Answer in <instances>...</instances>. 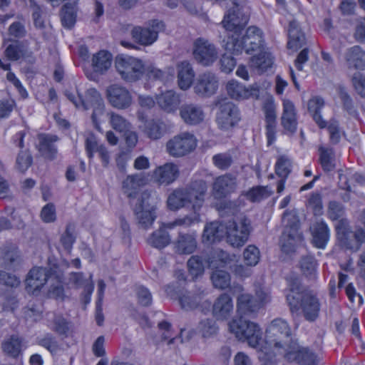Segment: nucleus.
<instances>
[{
  "mask_svg": "<svg viewBox=\"0 0 365 365\" xmlns=\"http://www.w3.org/2000/svg\"><path fill=\"white\" fill-rule=\"evenodd\" d=\"M334 154L331 149L319 148V163L325 172H330L335 168Z\"/></svg>",
  "mask_w": 365,
  "mask_h": 365,
  "instance_id": "obj_48",
  "label": "nucleus"
},
{
  "mask_svg": "<svg viewBox=\"0 0 365 365\" xmlns=\"http://www.w3.org/2000/svg\"><path fill=\"white\" fill-rule=\"evenodd\" d=\"M227 222L215 221L205 227L202 239L204 242L212 243L224 238L227 233Z\"/></svg>",
  "mask_w": 365,
  "mask_h": 365,
  "instance_id": "obj_26",
  "label": "nucleus"
},
{
  "mask_svg": "<svg viewBox=\"0 0 365 365\" xmlns=\"http://www.w3.org/2000/svg\"><path fill=\"white\" fill-rule=\"evenodd\" d=\"M192 54L196 62L205 67L212 66L218 58L215 46L203 38L194 41Z\"/></svg>",
  "mask_w": 365,
  "mask_h": 365,
  "instance_id": "obj_12",
  "label": "nucleus"
},
{
  "mask_svg": "<svg viewBox=\"0 0 365 365\" xmlns=\"http://www.w3.org/2000/svg\"><path fill=\"white\" fill-rule=\"evenodd\" d=\"M237 187V176L231 173H225L214 179L211 194L215 200H222L235 192Z\"/></svg>",
  "mask_w": 365,
  "mask_h": 365,
  "instance_id": "obj_13",
  "label": "nucleus"
},
{
  "mask_svg": "<svg viewBox=\"0 0 365 365\" xmlns=\"http://www.w3.org/2000/svg\"><path fill=\"white\" fill-rule=\"evenodd\" d=\"M156 197L151 192L145 190L138 197L136 202L133 203L130 201L133 207V211H140L144 210H155Z\"/></svg>",
  "mask_w": 365,
  "mask_h": 365,
  "instance_id": "obj_39",
  "label": "nucleus"
},
{
  "mask_svg": "<svg viewBox=\"0 0 365 365\" xmlns=\"http://www.w3.org/2000/svg\"><path fill=\"white\" fill-rule=\"evenodd\" d=\"M276 174L281 178H287L291 172V163L284 156L280 157L275 165Z\"/></svg>",
  "mask_w": 365,
  "mask_h": 365,
  "instance_id": "obj_60",
  "label": "nucleus"
},
{
  "mask_svg": "<svg viewBox=\"0 0 365 365\" xmlns=\"http://www.w3.org/2000/svg\"><path fill=\"white\" fill-rule=\"evenodd\" d=\"M227 94L233 99L242 100L250 97L258 98L259 88L257 85L246 88L239 82L231 80L226 85Z\"/></svg>",
  "mask_w": 365,
  "mask_h": 365,
  "instance_id": "obj_21",
  "label": "nucleus"
},
{
  "mask_svg": "<svg viewBox=\"0 0 365 365\" xmlns=\"http://www.w3.org/2000/svg\"><path fill=\"white\" fill-rule=\"evenodd\" d=\"M237 308L240 314L248 315L259 311V304L251 294L242 293L237 297Z\"/></svg>",
  "mask_w": 365,
  "mask_h": 365,
  "instance_id": "obj_34",
  "label": "nucleus"
},
{
  "mask_svg": "<svg viewBox=\"0 0 365 365\" xmlns=\"http://www.w3.org/2000/svg\"><path fill=\"white\" fill-rule=\"evenodd\" d=\"M232 1L233 7L225 16L222 24L227 31H233L232 35L236 36L247 24L249 12L246 7V0Z\"/></svg>",
  "mask_w": 365,
  "mask_h": 365,
  "instance_id": "obj_7",
  "label": "nucleus"
},
{
  "mask_svg": "<svg viewBox=\"0 0 365 365\" xmlns=\"http://www.w3.org/2000/svg\"><path fill=\"white\" fill-rule=\"evenodd\" d=\"M312 235V243L317 248L325 247L329 239V230L323 222H317L310 227Z\"/></svg>",
  "mask_w": 365,
  "mask_h": 365,
  "instance_id": "obj_31",
  "label": "nucleus"
},
{
  "mask_svg": "<svg viewBox=\"0 0 365 365\" xmlns=\"http://www.w3.org/2000/svg\"><path fill=\"white\" fill-rule=\"evenodd\" d=\"M164 26L163 21L153 20L148 27H134L130 34L134 41L143 46H150L157 40L158 33L164 29Z\"/></svg>",
  "mask_w": 365,
  "mask_h": 365,
  "instance_id": "obj_15",
  "label": "nucleus"
},
{
  "mask_svg": "<svg viewBox=\"0 0 365 365\" xmlns=\"http://www.w3.org/2000/svg\"><path fill=\"white\" fill-rule=\"evenodd\" d=\"M174 245L177 253L190 255L197 248L196 236L194 234L180 233Z\"/></svg>",
  "mask_w": 365,
  "mask_h": 365,
  "instance_id": "obj_30",
  "label": "nucleus"
},
{
  "mask_svg": "<svg viewBox=\"0 0 365 365\" xmlns=\"http://www.w3.org/2000/svg\"><path fill=\"white\" fill-rule=\"evenodd\" d=\"M265 342L269 346L283 349L284 352L296 348V341L292 339L291 328L282 318L274 319L266 329Z\"/></svg>",
  "mask_w": 365,
  "mask_h": 365,
  "instance_id": "obj_3",
  "label": "nucleus"
},
{
  "mask_svg": "<svg viewBox=\"0 0 365 365\" xmlns=\"http://www.w3.org/2000/svg\"><path fill=\"white\" fill-rule=\"evenodd\" d=\"M76 93V95L69 91H66L65 96L76 108L81 107L83 110L93 108L92 123L95 128L101 132L98 118L104 113L105 105L100 93L93 88L87 89L84 94L80 93L78 91Z\"/></svg>",
  "mask_w": 365,
  "mask_h": 365,
  "instance_id": "obj_2",
  "label": "nucleus"
},
{
  "mask_svg": "<svg viewBox=\"0 0 365 365\" xmlns=\"http://www.w3.org/2000/svg\"><path fill=\"white\" fill-rule=\"evenodd\" d=\"M211 279L215 287L224 289L230 285V276L224 270H216L212 273Z\"/></svg>",
  "mask_w": 365,
  "mask_h": 365,
  "instance_id": "obj_54",
  "label": "nucleus"
},
{
  "mask_svg": "<svg viewBox=\"0 0 365 365\" xmlns=\"http://www.w3.org/2000/svg\"><path fill=\"white\" fill-rule=\"evenodd\" d=\"M135 219L140 227L147 229L152 225L156 218L155 210H144L133 211Z\"/></svg>",
  "mask_w": 365,
  "mask_h": 365,
  "instance_id": "obj_47",
  "label": "nucleus"
},
{
  "mask_svg": "<svg viewBox=\"0 0 365 365\" xmlns=\"http://www.w3.org/2000/svg\"><path fill=\"white\" fill-rule=\"evenodd\" d=\"M141 129L143 134L152 140L160 139L167 133V125L160 119L146 120Z\"/></svg>",
  "mask_w": 365,
  "mask_h": 365,
  "instance_id": "obj_27",
  "label": "nucleus"
},
{
  "mask_svg": "<svg viewBox=\"0 0 365 365\" xmlns=\"http://www.w3.org/2000/svg\"><path fill=\"white\" fill-rule=\"evenodd\" d=\"M110 115V123L112 128L120 133L128 131L130 129V123L121 115L115 113H108Z\"/></svg>",
  "mask_w": 365,
  "mask_h": 365,
  "instance_id": "obj_58",
  "label": "nucleus"
},
{
  "mask_svg": "<svg viewBox=\"0 0 365 365\" xmlns=\"http://www.w3.org/2000/svg\"><path fill=\"white\" fill-rule=\"evenodd\" d=\"M111 54L105 51H101L93 56L92 66L95 72L103 73L111 66Z\"/></svg>",
  "mask_w": 365,
  "mask_h": 365,
  "instance_id": "obj_42",
  "label": "nucleus"
},
{
  "mask_svg": "<svg viewBox=\"0 0 365 365\" xmlns=\"http://www.w3.org/2000/svg\"><path fill=\"white\" fill-rule=\"evenodd\" d=\"M178 69V85L182 91L187 90L191 85H193L195 72L191 64L188 61H182L177 66Z\"/></svg>",
  "mask_w": 365,
  "mask_h": 365,
  "instance_id": "obj_29",
  "label": "nucleus"
},
{
  "mask_svg": "<svg viewBox=\"0 0 365 365\" xmlns=\"http://www.w3.org/2000/svg\"><path fill=\"white\" fill-rule=\"evenodd\" d=\"M299 267L302 274L309 279H315L317 277V262L314 257L305 255L299 261Z\"/></svg>",
  "mask_w": 365,
  "mask_h": 365,
  "instance_id": "obj_45",
  "label": "nucleus"
},
{
  "mask_svg": "<svg viewBox=\"0 0 365 365\" xmlns=\"http://www.w3.org/2000/svg\"><path fill=\"white\" fill-rule=\"evenodd\" d=\"M243 257L247 266H255L259 260L260 253L259 249L255 245H249L244 250Z\"/></svg>",
  "mask_w": 365,
  "mask_h": 365,
  "instance_id": "obj_56",
  "label": "nucleus"
},
{
  "mask_svg": "<svg viewBox=\"0 0 365 365\" xmlns=\"http://www.w3.org/2000/svg\"><path fill=\"white\" fill-rule=\"evenodd\" d=\"M179 175V170L177 165L167 163L157 168L153 178L160 185H169L174 182Z\"/></svg>",
  "mask_w": 365,
  "mask_h": 365,
  "instance_id": "obj_25",
  "label": "nucleus"
},
{
  "mask_svg": "<svg viewBox=\"0 0 365 365\" xmlns=\"http://www.w3.org/2000/svg\"><path fill=\"white\" fill-rule=\"evenodd\" d=\"M37 344L46 349L52 355L56 354L60 351V346L56 337L50 333H47L42 337L37 338Z\"/></svg>",
  "mask_w": 365,
  "mask_h": 365,
  "instance_id": "obj_49",
  "label": "nucleus"
},
{
  "mask_svg": "<svg viewBox=\"0 0 365 365\" xmlns=\"http://www.w3.org/2000/svg\"><path fill=\"white\" fill-rule=\"evenodd\" d=\"M324 100L319 97L310 99L308 102V110L312 114L314 120L320 128L327 127V123L322 118L320 110L324 106Z\"/></svg>",
  "mask_w": 365,
  "mask_h": 365,
  "instance_id": "obj_44",
  "label": "nucleus"
},
{
  "mask_svg": "<svg viewBox=\"0 0 365 365\" xmlns=\"http://www.w3.org/2000/svg\"><path fill=\"white\" fill-rule=\"evenodd\" d=\"M327 213L331 220H337L343 217L344 209L341 203L336 201H331L329 203Z\"/></svg>",
  "mask_w": 365,
  "mask_h": 365,
  "instance_id": "obj_63",
  "label": "nucleus"
},
{
  "mask_svg": "<svg viewBox=\"0 0 365 365\" xmlns=\"http://www.w3.org/2000/svg\"><path fill=\"white\" fill-rule=\"evenodd\" d=\"M166 228L165 225L153 232L148 240V243L157 249H163L168 246L171 239Z\"/></svg>",
  "mask_w": 365,
  "mask_h": 365,
  "instance_id": "obj_43",
  "label": "nucleus"
},
{
  "mask_svg": "<svg viewBox=\"0 0 365 365\" xmlns=\"http://www.w3.org/2000/svg\"><path fill=\"white\" fill-rule=\"evenodd\" d=\"M156 103L166 113H175L181 104V95L173 90H168L157 95Z\"/></svg>",
  "mask_w": 365,
  "mask_h": 365,
  "instance_id": "obj_20",
  "label": "nucleus"
},
{
  "mask_svg": "<svg viewBox=\"0 0 365 365\" xmlns=\"http://www.w3.org/2000/svg\"><path fill=\"white\" fill-rule=\"evenodd\" d=\"M214 165L220 170L228 169L233 160L230 155L227 153H220L212 157Z\"/></svg>",
  "mask_w": 365,
  "mask_h": 365,
  "instance_id": "obj_62",
  "label": "nucleus"
},
{
  "mask_svg": "<svg viewBox=\"0 0 365 365\" xmlns=\"http://www.w3.org/2000/svg\"><path fill=\"white\" fill-rule=\"evenodd\" d=\"M51 330L59 336L66 338L69 334V324L61 315H56L52 321Z\"/></svg>",
  "mask_w": 365,
  "mask_h": 365,
  "instance_id": "obj_52",
  "label": "nucleus"
},
{
  "mask_svg": "<svg viewBox=\"0 0 365 365\" xmlns=\"http://www.w3.org/2000/svg\"><path fill=\"white\" fill-rule=\"evenodd\" d=\"M1 253L5 267L8 269L14 268L21 261L19 252L14 245L6 244L1 248Z\"/></svg>",
  "mask_w": 365,
  "mask_h": 365,
  "instance_id": "obj_36",
  "label": "nucleus"
},
{
  "mask_svg": "<svg viewBox=\"0 0 365 365\" xmlns=\"http://www.w3.org/2000/svg\"><path fill=\"white\" fill-rule=\"evenodd\" d=\"M24 340L18 335H12L6 339L2 344V348L8 355L16 358L22 351Z\"/></svg>",
  "mask_w": 365,
  "mask_h": 365,
  "instance_id": "obj_41",
  "label": "nucleus"
},
{
  "mask_svg": "<svg viewBox=\"0 0 365 365\" xmlns=\"http://www.w3.org/2000/svg\"><path fill=\"white\" fill-rule=\"evenodd\" d=\"M289 292L286 299L291 313L298 314L301 311L304 319L310 322L316 321L320 311V302L316 295L303 289L297 277L290 278Z\"/></svg>",
  "mask_w": 365,
  "mask_h": 365,
  "instance_id": "obj_1",
  "label": "nucleus"
},
{
  "mask_svg": "<svg viewBox=\"0 0 365 365\" xmlns=\"http://www.w3.org/2000/svg\"><path fill=\"white\" fill-rule=\"evenodd\" d=\"M145 73L149 80L155 81H160L165 83L170 80L172 75L167 71L161 70L153 66L145 68Z\"/></svg>",
  "mask_w": 365,
  "mask_h": 365,
  "instance_id": "obj_53",
  "label": "nucleus"
},
{
  "mask_svg": "<svg viewBox=\"0 0 365 365\" xmlns=\"http://www.w3.org/2000/svg\"><path fill=\"white\" fill-rule=\"evenodd\" d=\"M195 136L188 133H181L170 139L166 143V150L170 155L180 158L186 155L196 148Z\"/></svg>",
  "mask_w": 365,
  "mask_h": 365,
  "instance_id": "obj_10",
  "label": "nucleus"
},
{
  "mask_svg": "<svg viewBox=\"0 0 365 365\" xmlns=\"http://www.w3.org/2000/svg\"><path fill=\"white\" fill-rule=\"evenodd\" d=\"M339 95L343 104L344 109L350 115H356V110L354 105L353 101L344 88L340 87L339 88Z\"/></svg>",
  "mask_w": 365,
  "mask_h": 365,
  "instance_id": "obj_59",
  "label": "nucleus"
},
{
  "mask_svg": "<svg viewBox=\"0 0 365 365\" xmlns=\"http://www.w3.org/2000/svg\"><path fill=\"white\" fill-rule=\"evenodd\" d=\"M53 274L52 270L43 267H34L27 274L26 288L28 292L34 294L39 291L48 278Z\"/></svg>",
  "mask_w": 365,
  "mask_h": 365,
  "instance_id": "obj_17",
  "label": "nucleus"
},
{
  "mask_svg": "<svg viewBox=\"0 0 365 365\" xmlns=\"http://www.w3.org/2000/svg\"><path fill=\"white\" fill-rule=\"evenodd\" d=\"M115 68L121 78L127 82H135L139 80L145 73L143 61L130 56H117Z\"/></svg>",
  "mask_w": 365,
  "mask_h": 365,
  "instance_id": "obj_8",
  "label": "nucleus"
},
{
  "mask_svg": "<svg viewBox=\"0 0 365 365\" xmlns=\"http://www.w3.org/2000/svg\"><path fill=\"white\" fill-rule=\"evenodd\" d=\"M233 312V304L230 296L227 294H220L212 305V315L217 320L228 319Z\"/></svg>",
  "mask_w": 365,
  "mask_h": 365,
  "instance_id": "obj_24",
  "label": "nucleus"
},
{
  "mask_svg": "<svg viewBox=\"0 0 365 365\" xmlns=\"http://www.w3.org/2000/svg\"><path fill=\"white\" fill-rule=\"evenodd\" d=\"M4 51L5 56L10 61H18L21 58L29 57L31 52L28 51V48L24 41L19 40H11Z\"/></svg>",
  "mask_w": 365,
  "mask_h": 365,
  "instance_id": "obj_33",
  "label": "nucleus"
},
{
  "mask_svg": "<svg viewBox=\"0 0 365 365\" xmlns=\"http://www.w3.org/2000/svg\"><path fill=\"white\" fill-rule=\"evenodd\" d=\"M143 183V178L140 175H128L123 182V191L130 199H134L137 197L138 190Z\"/></svg>",
  "mask_w": 365,
  "mask_h": 365,
  "instance_id": "obj_37",
  "label": "nucleus"
},
{
  "mask_svg": "<svg viewBox=\"0 0 365 365\" xmlns=\"http://www.w3.org/2000/svg\"><path fill=\"white\" fill-rule=\"evenodd\" d=\"M197 329L204 338L213 336L217 334L218 331L216 322L212 319L201 320L198 324Z\"/></svg>",
  "mask_w": 365,
  "mask_h": 365,
  "instance_id": "obj_51",
  "label": "nucleus"
},
{
  "mask_svg": "<svg viewBox=\"0 0 365 365\" xmlns=\"http://www.w3.org/2000/svg\"><path fill=\"white\" fill-rule=\"evenodd\" d=\"M351 81L357 93L365 98V76L356 72L353 75Z\"/></svg>",
  "mask_w": 365,
  "mask_h": 365,
  "instance_id": "obj_64",
  "label": "nucleus"
},
{
  "mask_svg": "<svg viewBox=\"0 0 365 365\" xmlns=\"http://www.w3.org/2000/svg\"><path fill=\"white\" fill-rule=\"evenodd\" d=\"M344 58L349 68L365 69V51L359 46L348 48L344 53Z\"/></svg>",
  "mask_w": 365,
  "mask_h": 365,
  "instance_id": "obj_28",
  "label": "nucleus"
},
{
  "mask_svg": "<svg viewBox=\"0 0 365 365\" xmlns=\"http://www.w3.org/2000/svg\"><path fill=\"white\" fill-rule=\"evenodd\" d=\"M180 116L185 124L197 125L204 120L205 113L200 106L186 103L180 106Z\"/></svg>",
  "mask_w": 365,
  "mask_h": 365,
  "instance_id": "obj_23",
  "label": "nucleus"
},
{
  "mask_svg": "<svg viewBox=\"0 0 365 365\" xmlns=\"http://www.w3.org/2000/svg\"><path fill=\"white\" fill-rule=\"evenodd\" d=\"M185 188H178L171 192L167 200L168 206L171 210H178L190 204Z\"/></svg>",
  "mask_w": 365,
  "mask_h": 365,
  "instance_id": "obj_38",
  "label": "nucleus"
},
{
  "mask_svg": "<svg viewBox=\"0 0 365 365\" xmlns=\"http://www.w3.org/2000/svg\"><path fill=\"white\" fill-rule=\"evenodd\" d=\"M187 264L190 273L194 277H197L204 272V261L200 256H192L188 259Z\"/></svg>",
  "mask_w": 365,
  "mask_h": 365,
  "instance_id": "obj_57",
  "label": "nucleus"
},
{
  "mask_svg": "<svg viewBox=\"0 0 365 365\" xmlns=\"http://www.w3.org/2000/svg\"><path fill=\"white\" fill-rule=\"evenodd\" d=\"M108 100L110 105L118 109H125L132 103V97L129 91L124 87L113 84L106 90Z\"/></svg>",
  "mask_w": 365,
  "mask_h": 365,
  "instance_id": "obj_18",
  "label": "nucleus"
},
{
  "mask_svg": "<svg viewBox=\"0 0 365 365\" xmlns=\"http://www.w3.org/2000/svg\"><path fill=\"white\" fill-rule=\"evenodd\" d=\"M262 43V33L256 26L249 27L245 34L240 37L232 35L228 36L227 41L224 45L225 50L234 55H239L245 51L247 53L259 49Z\"/></svg>",
  "mask_w": 365,
  "mask_h": 365,
  "instance_id": "obj_4",
  "label": "nucleus"
},
{
  "mask_svg": "<svg viewBox=\"0 0 365 365\" xmlns=\"http://www.w3.org/2000/svg\"><path fill=\"white\" fill-rule=\"evenodd\" d=\"M74 4V3L68 2L61 9V19L64 27L70 29L76 22V15L73 7Z\"/></svg>",
  "mask_w": 365,
  "mask_h": 365,
  "instance_id": "obj_50",
  "label": "nucleus"
},
{
  "mask_svg": "<svg viewBox=\"0 0 365 365\" xmlns=\"http://www.w3.org/2000/svg\"><path fill=\"white\" fill-rule=\"evenodd\" d=\"M227 241L232 247H236L242 246L247 241L252 229L250 220L245 216L241 217L238 222H227Z\"/></svg>",
  "mask_w": 365,
  "mask_h": 365,
  "instance_id": "obj_9",
  "label": "nucleus"
},
{
  "mask_svg": "<svg viewBox=\"0 0 365 365\" xmlns=\"http://www.w3.org/2000/svg\"><path fill=\"white\" fill-rule=\"evenodd\" d=\"M247 197L252 202H258L264 197L270 195V192L267 190V187L258 186L253 187L247 193Z\"/></svg>",
  "mask_w": 365,
  "mask_h": 365,
  "instance_id": "obj_61",
  "label": "nucleus"
},
{
  "mask_svg": "<svg viewBox=\"0 0 365 365\" xmlns=\"http://www.w3.org/2000/svg\"><path fill=\"white\" fill-rule=\"evenodd\" d=\"M229 329L240 340L247 341L250 346L262 349V331L257 324L240 317L229 323Z\"/></svg>",
  "mask_w": 365,
  "mask_h": 365,
  "instance_id": "obj_6",
  "label": "nucleus"
},
{
  "mask_svg": "<svg viewBox=\"0 0 365 365\" xmlns=\"http://www.w3.org/2000/svg\"><path fill=\"white\" fill-rule=\"evenodd\" d=\"M184 188L193 212H198L205 202L207 191V182L203 180H197L191 182Z\"/></svg>",
  "mask_w": 365,
  "mask_h": 365,
  "instance_id": "obj_16",
  "label": "nucleus"
},
{
  "mask_svg": "<svg viewBox=\"0 0 365 365\" xmlns=\"http://www.w3.org/2000/svg\"><path fill=\"white\" fill-rule=\"evenodd\" d=\"M272 58L270 53L260 52L259 54L252 57L250 66L258 72H264L272 65Z\"/></svg>",
  "mask_w": 365,
  "mask_h": 365,
  "instance_id": "obj_46",
  "label": "nucleus"
},
{
  "mask_svg": "<svg viewBox=\"0 0 365 365\" xmlns=\"http://www.w3.org/2000/svg\"><path fill=\"white\" fill-rule=\"evenodd\" d=\"M284 230L280 238L282 250L286 253L294 250V247L303 240L299 232V220L294 210H286L282 216Z\"/></svg>",
  "mask_w": 365,
  "mask_h": 365,
  "instance_id": "obj_5",
  "label": "nucleus"
},
{
  "mask_svg": "<svg viewBox=\"0 0 365 365\" xmlns=\"http://www.w3.org/2000/svg\"><path fill=\"white\" fill-rule=\"evenodd\" d=\"M203 292L192 293L185 291L178 297V301L181 308L185 311H191L197 309L202 299Z\"/></svg>",
  "mask_w": 365,
  "mask_h": 365,
  "instance_id": "obj_35",
  "label": "nucleus"
},
{
  "mask_svg": "<svg viewBox=\"0 0 365 365\" xmlns=\"http://www.w3.org/2000/svg\"><path fill=\"white\" fill-rule=\"evenodd\" d=\"M33 158L29 149L21 150L16 157V167L22 173L25 172L32 164Z\"/></svg>",
  "mask_w": 365,
  "mask_h": 365,
  "instance_id": "obj_55",
  "label": "nucleus"
},
{
  "mask_svg": "<svg viewBox=\"0 0 365 365\" xmlns=\"http://www.w3.org/2000/svg\"><path fill=\"white\" fill-rule=\"evenodd\" d=\"M285 358L290 361H296L299 365H317V356L307 348H299L296 342V348L285 352Z\"/></svg>",
  "mask_w": 365,
  "mask_h": 365,
  "instance_id": "obj_22",
  "label": "nucleus"
},
{
  "mask_svg": "<svg viewBox=\"0 0 365 365\" xmlns=\"http://www.w3.org/2000/svg\"><path fill=\"white\" fill-rule=\"evenodd\" d=\"M219 87V79L215 73L205 71L198 75L193 83V91L199 97L213 96Z\"/></svg>",
  "mask_w": 365,
  "mask_h": 365,
  "instance_id": "obj_14",
  "label": "nucleus"
},
{
  "mask_svg": "<svg viewBox=\"0 0 365 365\" xmlns=\"http://www.w3.org/2000/svg\"><path fill=\"white\" fill-rule=\"evenodd\" d=\"M38 143L36 148L46 159L53 160L56 158L58 149L55 143L59 140L56 135L40 133L37 135Z\"/></svg>",
  "mask_w": 365,
  "mask_h": 365,
  "instance_id": "obj_19",
  "label": "nucleus"
},
{
  "mask_svg": "<svg viewBox=\"0 0 365 365\" xmlns=\"http://www.w3.org/2000/svg\"><path fill=\"white\" fill-rule=\"evenodd\" d=\"M282 125L284 128L291 134L297 130V119L295 108L292 101L284 100L283 101V113L281 118Z\"/></svg>",
  "mask_w": 365,
  "mask_h": 365,
  "instance_id": "obj_32",
  "label": "nucleus"
},
{
  "mask_svg": "<svg viewBox=\"0 0 365 365\" xmlns=\"http://www.w3.org/2000/svg\"><path fill=\"white\" fill-rule=\"evenodd\" d=\"M215 106L219 108L216 121L221 129L233 127L240 120L237 107L227 98L217 100Z\"/></svg>",
  "mask_w": 365,
  "mask_h": 365,
  "instance_id": "obj_11",
  "label": "nucleus"
},
{
  "mask_svg": "<svg viewBox=\"0 0 365 365\" xmlns=\"http://www.w3.org/2000/svg\"><path fill=\"white\" fill-rule=\"evenodd\" d=\"M289 48L297 49L301 48L305 43L304 34L299 30V25L295 21L289 23Z\"/></svg>",
  "mask_w": 365,
  "mask_h": 365,
  "instance_id": "obj_40",
  "label": "nucleus"
}]
</instances>
